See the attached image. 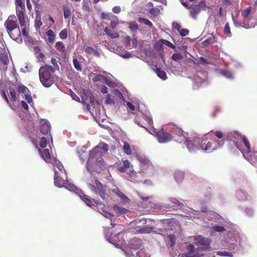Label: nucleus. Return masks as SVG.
I'll return each instance as SVG.
<instances>
[{"label": "nucleus", "mask_w": 257, "mask_h": 257, "mask_svg": "<svg viewBox=\"0 0 257 257\" xmlns=\"http://www.w3.org/2000/svg\"><path fill=\"white\" fill-rule=\"evenodd\" d=\"M184 138L187 143V148L189 151L193 152L201 150L210 153L220 148L223 145L222 141L209 140L205 136L201 138L195 137L192 140L187 139L185 136Z\"/></svg>", "instance_id": "obj_1"}, {"label": "nucleus", "mask_w": 257, "mask_h": 257, "mask_svg": "<svg viewBox=\"0 0 257 257\" xmlns=\"http://www.w3.org/2000/svg\"><path fill=\"white\" fill-rule=\"evenodd\" d=\"M52 66L45 65L41 66L39 70V78L43 85L46 87H50L54 82L52 74L55 72Z\"/></svg>", "instance_id": "obj_2"}, {"label": "nucleus", "mask_w": 257, "mask_h": 257, "mask_svg": "<svg viewBox=\"0 0 257 257\" xmlns=\"http://www.w3.org/2000/svg\"><path fill=\"white\" fill-rule=\"evenodd\" d=\"M230 135L231 136H228V139L231 140L230 146H232V149L235 148L241 151L238 142L242 141L247 149V153H250V144L248 139L245 136H242L236 132H233V133L230 134Z\"/></svg>", "instance_id": "obj_3"}, {"label": "nucleus", "mask_w": 257, "mask_h": 257, "mask_svg": "<svg viewBox=\"0 0 257 257\" xmlns=\"http://www.w3.org/2000/svg\"><path fill=\"white\" fill-rule=\"evenodd\" d=\"M88 186L92 192L98 194L102 200L106 199L107 194L105 187L96 178H94L92 182L88 184Z\"/></svg>", "instance_id": "obj_4"}, {"label": "nucleus", "mask_w": 257, "mask_h": 257, "mask_svg": "<svg viewBox=\"0 0 257 257\" xmlns=\"http://www.w3.org/2000/svg\"><path fill=\"white\" fill-rule=\"evenodd\" d=\"M108 151V145L103 143H100L98 146L94 147V148L90 151V157L87 162L86 168L90 170L89 165L91 162V160L95 157L97 155H103V154Z\"/></svg>", "instance_id": "obj_5"}, {"label": "nucleus", "mask_w": 257, "mask_h": 257, "mask_svg": "<svg viewBox=\"0 0 257 257\" xmlns=\"http://www.w3.org/2000/svg\"><path fill=\"white\" fill-rule=\"evenodd\" d=\"M209 9V7L206 5L205 1H201L198 4H192L189 7L190 16L193 19H196L197 15L200 11Z\"/></svg>", "instance_id": "obj_6"}, {"label": "nucleus", "mask_w": 257, "mask_h": 257, "mask_svg": "<svg viewBox=\"0 0 257 257\" xmlns=\"http://www.w3.org/2000/svg\"><path fill=\"white\" fill-rule=\"evenodd\" d=\"M194 243L196 246H203L202 247H198L196 251L204 250L210 247V239L205 238L201 235L197 236L194 239Z\"/></svg>", "instance_id": "obj_7"}, {"label": "nucleus", "mask_w": 257, "mask_h": 257, "mask_svg": "<svg viewBox=\"0 0 257 257\" xmlns=\"http://www.w3.org/2000/svg\"><path fill=\"white\" fill-rule=\"evenodd\" d=\"M31 140L35 147L38 149V151L43 159L47 163H52L53 159L51 156L49 150L47 149H45L43 151H42L41 149L38 148V141L37 139L31 137Z\"/></svg>", "instance_id": "obj_8"}, {"label": "nucleus", "mask_w": 257, "mask_h": 257, "mask_svg": "<svg viewBox=\"0 0 257 257\" xmlns=\"http://www.w3.org/2000/svg\"><path fill=\"white\" fill-rule=\"evenodd\" d=\"M4 26L7 32L18 27L19 26L16 16L15 15H10L5 21Z\"/></svg>", "instance_id": "obj_9"}, {"label": "nucleus", "mask_w": 257, "mask_h": 257, "mask_svg": "<svg viewBox=\"0 0 257 257\" xmlns=\"http://www.w3.org/2000/svg\"><path fill=\"white\" fill-rule=\"evenodd\" d=\"M95 210L102 214L106 218L110 219L111 222L110 224L112 225V227H113L114 226V224L112 221V218L114 217V215L107 211L106 210V207L103 203L102 202L101 203H98V207H97V209H95Z\"/></svg>", "instance_id": "obj_10"}, {"label": "nucleus", "mask_w": 257, "mask_h": 257, "mask_svg": "<svg viewBox=\"0 0 257 257\" xmlns=\"http://www.w3.org/2000/svg\"><path fill=\"white\" fill-rule=\"evenodd\" d=\"M156 137L160 143H167L172 139V136L169 133L165 132L163 128L157 132Z\"/></svg>", "instance_id": "obj_11"}, {"label": "nucleus", "mask_w": 257, "mask_h": 257, "mask_svg": "<svg viewBox=\"0 0 257 257\" xmlns=\"http://www.w3.org/2000/svg\"><path fill=\"white\" fill-rule=\"evenodd\" d=\"M54 184L58 187H67L66 186L68 185V181L67 180V174H65V177H62L61 175H59L57 172H55L54 175Z\"/></svg>", "instance_id": "obj_12"}, {"label": "nucleus", "mask_w": 257, "mask_h": 257, "mask_svg": "<svg viewBox=\"0 0 257 257\" xmlns=\"http://www.w3.org/2000/svg\"><path fill=\"white\" fill-rule=\"evenodd\" d=\"M51 125L49 121L46 119H42L41 121V124L40 126V132L42 135H46L47 137L49 136L52 139L50 135Z\"/></svg>", "instance_id": "obj_13"}, {"label": "nucleus", "mask_w": 257, "mask_h": 257, "mask_svg": "<svg viewBox=\"0 0 257 257\" xmlns=\"http://www.w3.org/2000/svg\"><path fill=\"white\" fill-rule=\"evenodd\" d=\"M18 19L21 27L22 28V33L23 35L25 37H28V33L27 32L26 28L27 27V16L25 14L17 15Z\"/></svg>", "instance_id": "obj_14"}, {"label": "nucleus", "mask_w": 257, "mask_h": 257, "mask_svg": "<svg viewBox=\"0 0 257 257\" xmlns=\"http://www.w3.org/2000/svg\"><path fill=\"white\" fill-rule=\"evenodd\" d=\"M80 198L87 204V205L92 208L95 207V209H97L98 203H101V202L95 200L94 199L91 198L89 196L85 194L81 195Z\"/></svg>", "instance_id": "obj_15"}, {"label": "nucleus", "mask_w": 257, "mask_h": 257, "mask_svg": "<svg viewBox=\"0 0 257 257\" xmlns=\"http://www.w3.org/2000/svg\"><path fill=\"white\" fill-rule=\"evenodd\" d=\"M10 37L18 43L22 42V37L21 36V32L20 29L18 26L16 28L14 29L12 31L7 32Z\"/></svg>", "instance_id": "obj_16"}, {"label": "nucleus", "mask_w": 257, "mask_h": 257, "mask_svg": "<svg viewBox=\"0 0 257 257\" xmlns=\"http://www.w3.org/2000/svg\"><path fill=\"white\" fill-rule=\"evenodd\" d=\"M25 0H15L16 15L26 14Z\"/></svg>", "instance_id": "obj_17"}, {"label": "nucleus", "mask_w": 257, "mask_h": 257, "mask_svg": "<svg viewBox=\"0 0 257 257\" xmlns=\"http://www.w3.org/2000/svg\"><path fill=\"white\" fill-rule=\"evenodd\" d=\"M143 119L148 120V123L150 125H151L152 124H153V120L152 119H151L150 118L146 117L144 115H142L141 116L137 115V117L135 118V121L139 126H140L141 127H142L143 128H145V129L147 130L146 127L145 126V124L143 121Z\"/></svg>", "instance_id": "obj_18"}, {"label": "nucleus", "mask_w": 257, "mask_h": 257, "mask_svg": "<svg viewBox=\"0 0 257 257\" xmlns=\"http://www.w3.org/2000/svg\"><path fill=\"white\" fill-rule=\"evenodd\" d=\"M55 164L54 166V172H57L59 175H61L62 177H65V174L66 173V171L64 169V167L61 162L55 160Z\"/></svg>", "instance_id": "obj_19"}, {"label": "nucleus", "mask_w": 257, "mask_h": 257, "mask_svg": "<svg viewBox=\"0 0 257 257\" xmlns=\"http://www.w3.org/2000/svg\"><path fill=\"white\" fill-rule=\"evenodd\" d=\"M112 192L116 194L120 199L123 203H128L130 199L122 193L118 188H116L112 190Z\"/></svg>", "instance_id": "obj_20"}, {"label": "nucleus", "mask_w": 257, "mask_h": 257, "mask_svg": "<svg viewBox=\"0 0 257 257\" xmlns=\"http://www.w3.org/2000/svg\"><path fill=\"white\" fill-rule=\"evenodd\" d=\"M102 156L103 155H97L95 157L93 158L91 160V162H90V165H89V168L90 169V170H88L87 169V170L89 172H91V171H93V167H92V163L93 161V159L95 158H96L95 165L98 166L99 167H101V166L103 165L104 162L103 161Z\"/></svg>", "instance_id": "obj_21"}, {"label": "nucleus", "mask_w": 257, "mask_h": 257, "mask_svg": "<svg viewBox=\"0 0 257 257\" xmlns=\"http://www.w3.org/2000/svg\"><path fill=\"white\" fill-rule=\"evenodd\" d=\"M141 244V240L135 238L131 240L129 245L131 249L137 250L140 247Z\"/></svg>", "instance_id": "obj_22"}, {"label": "nucleus", "mask_w": 257, "mask_h": 257, "mask_svg": "<svg viewBox=\"0 0 257 257\" xmlns=\"http://www.w3.org/2000/svg\"><path fill=\"white\" fill-rule=\"evenodd\" d=\"M0 63H3L5 66H7L9 63V59L7 52L5 50L0 54Z\"/></svg>", "instance_id": "obj_23"}, {"label": "nucleus", "mask_w": 257, "mask_h": 257, "mask_svg": "<svg viewBox=\"0 0 257 257\" xmlns=\"http://www.w3.org/2000/svg\"><path fill=\"white\" fill-rule=\"evenodd\" d=\"M112 208L114 211L118 215L125 214L128 212V209L117 205H113Z\"/></svg>", "instance_id": "obj_24"}, {"label": "nucleus", "mask_w": 257, "mask_h": 257, "mask_svg": "<svg viewBox=\"0 0 257 257\" xmlns=\"http://www.w3.org/2000/svg\"><path fill=\"white\" fill-rule=\"evenodd\" d=\"M131 163L127 160L122 161V165L120 166L118 168V170L119 172L124 173L126 171V169L130 168Z\"/></svg>", "instance_id": "obj_25"}, {"label": "nucleus", "mask_w": 257, "mask_h": 257, "mask_svg": "<svg viewBox=\"0 0 257 257\" xmlns=\"http://www.w3.org/2000/svg\"><path fill=\"white\" fill-rule=\"evenodd\" d=\"M37 138L41 139V141L39 143V146L42 149L45 148L48 144V140L49 138L48 137L46 138V137H41L40 135L39 134L37 135Z\"/></svg>", "instance_id": "obj_26"}, {"label": "nucleus", "mask_w": 257, "mask_h": 257, "mask_svg": "<svg viewBox=\"0 0 257 257\" xmlns=\"http://www.w3.org/2000/svg\"><path fill=\"white\" fill-rule=\"evenodd\" d=\"M46 36L48 37V41L50 43L53 44L54 43L56 35L52 30L47 31L46 32Z\"/></svg>", "instance_id": "obj_27"}, {"label": "nucleus", "mask_w": 257, "mask_h": 257, "mask_svg": "<svg viewBox=\"0 0 257 257\" xmlns=\"http://www.w3.org/2000/svg\"><path fill=\"white\" fill-rule=\"evenodd\" d=\"M174 176L175 179L178 183L181 182L184 178V172L180 171H175Z\"/></svg>", "instance_id": "obj_28"}, {"label": "nucleus", "mask_w": 257, "mask_h": 257, "mask_svg": "<svg viewBox=\"0 0 257 257\" xmlns=\"http://www.w3.org/2000/svg\"><path fill=\"white\" fill-rule=\"evenodd\" d=\"M231 133H228L227 134V135L226 136L221 131H216V132H215V136H216V137L218 139H224V138L225 140H226L227 141H228L229 145H230L231 140L228 139V136H230L231 135H230V134Z\"/></svg>", "instance_id": "obj_29"}, {"label": "nucleus", "mask_w": 257, "mask_h": 257, "mask_svg": "<svg viewBox=\"0 0 257 257\" xmlns=\"http://www.w3.org/2000/svg\"><path fill=\"white\" fill-rule=\"evenodd\" d=\"M55 48L57 51L61 53H64L66 51V48L64 44L61 41H58L56 43Z\"/></svg>", "instance_id": "obj_30"}, {"label": "nucleus", "mask_w": 257, "mask_h": 257, "mask_svg": "<svg viewBox=\"0 0 257 257\" xmlns=\"http://www.w3.org/2000/svg\"><path fill=\"white\" fill-rule=\"evenodd\" d=\"M156 72L158 76L162 80H165L167 78L166 72L161 68H157Z\"/></svg>", "instance_id": "obj_31"}, {"label": "nucleus", "mask_w": 257, "mask_h": 257, "mask_svg": "<svg viewBox=\"0 0 257 257\" xmlns=\"http://www.w3.org/2000/svg\"><path fill=\"white\" fill-rule=\"evenodd\" d=\"M85 51L87 54H92L96 56H98L99 55V53L97 50L90 46L86 47L85 49Z\"/></svg>", "instance_id": "obj_32"}, {"label": "nucleus", "mask_w": 257, "mask_h": 257, "mask_svg": "<svg viewBox=\"0 0 257 257\" xmlns=\"http://www.w3.org/2000/svg\"><path fill=\"white\" fill-rule=\"evenodd\" d=\"M220 73L221 75L225 77L228 79H232L233 78V75L231 72L229 70L225 69H221L220 70Z\"/></svg>", "instance_id": "obj_33"}, {"label": "nucleus", "mask_w": 257, "mask_h": 257, "mask_svg": "<svg viewBox=\"0 0 257 257\" xmlns=\"http://www.w3.org/2000/svg\"><path fill=\"white\" fill-rule=\"evenodd\" d=\"M9 89V94L11 96V100L13 102H15L17 100L18 98L17 97V93L14 88L10 87Z\"/></svg>", "instance_id": "obj_34"}, {"label": "nucleus", "mask_w": 257, "mask_h": 257, "mask_svg": "<svg viewBox=\"0 0 257 257\" xmlns=\"http://www.w3.org/2000/svg\"><path fill=\"white\" fill-rule=\"evenodd\" d=\"M104 32L106 35L109 36L111 38H117L119 37V35L117 32H114L113 33H111L109 29L107 27H105L104 29Z\"/></svg>", "instance_id": "obj_35"}, {"label": "nucleus", "mask_w": 257, "mask_h": 257, "mask_svg": "<svg viewBox=\"0 0 257 257\" xmlns=\"http://www.w3.org/2000/svg\"><path fill=\"white\" fill-rule=\"evenodd\" d=\"M123 152L126 155H130L132 154L130 145L128 143L124 142V145L123 146Z\"/></svg>", "instance_id": "obj_36"}, {"label": "nucleus", "mask_w": 257, "mask_h": 257, "mask_svg": "<svg viewBox=\"0 0 257 257\" xmlns=\"http://www.w3.org/2000/svg\"><path fill=\"white\" fill-rule=\"evenodd\" d=\"M63 11H64V17L65 19L68 18L71 15V10L70 8L67 6H64L63 7Z\"/></svg>", "instance_id": "obj_37"}, {"label": "nucleus", "mask_w": 257, "mask_h": 257, "mask_svg": "<svg viewBox=\"0 0 257 257\" xmlns=\"http://www.w3.org/2000/svg\"><path fill=\"white\" fill-rule=\"evenodd\" d=\"M153 229L152 227L148 226H145L139 229L137 231L141 233H146L150 232Z\"/></svg>", "instance_id": "obj_38"}, {"label": "nucleus", "mask_w": 257, "mask_h": 257, "mask_svg": "<svg viewBox=\"0 0 257 257\" xmlns=\"http://www.w3.org/2000/svg\"><path fill=\"white\" fill-rule=\"evenodd\" d=\"M138 21L140 23H143L150 27H153V24L151 23V21H150L149 20L147 19L144 18H139L138 19Z\"/></svg>", "instance_id": "obj_39"}, {"label": "nucleus", "mask_w": 257, "mask_h": 257, "mask_svg": "<svg viewBox=\"0 0 257 257\" xmlns=\"http://www.w3.org/2000/svg\"><path fill=\"white\" fill-rule=\"evenodd\" d=\"M17 91L20 93H26L27 91H28V88L23 84L19 85L17 88Z\"/></svg>", "instance_id": "obj_40"}, {"label": "nucleus", "mask_w": 257, "mask_h": 257, "mask_svg": "<svg viewBox=\"0 0 257 257\" xmlns=\"http://www.w3.org/2000/svg\"><path fill=\"white\" fill-rule=\"evenodd\" d=\"M43 23L40 17H36L35 20L34 26L36 30L39 29L42 26Z\"/></svg>", "instance_id": "obj_41"}, {"label": "nucleus", "mask_w": 257, "mask_h": 257, "mask_svg": "<svg viewBox=\"0 0 257 257\" xmlns=\"http://www.w3.org/2000/svg\"><path fill=\"white\" fill-rule=\"evenodd\" d=\"M215 42V37L213 36L207 38L203 43L205 46L212 44Z\"/></svg>", "instance_id": "obj_42"}, {"label": "nucleus", "mask_w": 257, "mask_h": 257, "mask_svg": "<svg viewBox=\"0 0 257 257\" xmlns=\"http://www.w3.org/2000/svg\"><path fill=\"white\" fill-rule=\"evenodd\" d=\"M112 17L114 18V20H112L110 23V27L112 29H114L115 28L116 26L119 24L117 18L114 16H112Z\"/></svg>", "instance_id": "obj_43"}, {"label": "nucleus", "mask_w": 257, "mask_h": 257, "mask_svg": "<svg viewBox=\"0 0 257 257\" xmlns=\"http://www.w3.org/2000/svg\"><path fill=\"white\" fill-rule=\"evenodd\" d=\"M68 31L66 29H63L59 33V37L63 40L67 38Z\"/></svg>", "instance_id": "obj_44"}, {"label": "nucleus", "mask_w": 257, "mask_h": 257, "mask_svg": "<svg viewBox=\"0 0 257 257\" xmlns=\"http://www.w3.org/2000/svg\"><path fill=\"white\" fill-rule=\"evenodd\" d=\"M73 65H74L75 68L77 70L81 71V70H82L81 66L80 63H79L78 60L76 58H74L73 59Z\"/></svg>", "instance_id": "obj_45"}, {"label": "nucleus", "mask_w": 257, "mask_h": 257, "mask_svg": "<svg viewBox=\"0 0 257 257\" xmlns=\"http://www.w3.org/2000/svg\"><path fill=\"white\" fill-rule=\"evenodd\" d=\"M251 7L247 8L246 9H245L244 10L242 11V12H241L242 16L244 18H247L248 17V16H249V15L250 14V13L251 12Z\"/></svg>", "instance_id": "obj_46"}, {"label": "nucleus", "mask_w": 257, "mask_h": 257, "mask_svg": "<svg viewBox=\"0 0 257 257\" xmlns=\"http://www.w3.org/2000/svg\"><path fill=\"white\" fill-rule=\"evenodd\" d=\"M51 62L52 64L53 65V67L52 68L54 69V71L56 70H58L59 69V66L58 65L57 61V60L54 58H52Z\"/></svg>", "instance_id": "obj_47"}, {"label": "nucleus", "mask_w": 257, "mask_h": 257, "mask_svg": "<svg viewBox=\"0 0 257 257\" xmlns=\"http://www.w3.org/2000/svg\"><path fill=\"white\" fill-rule=\"evenodd\" d=\"M106 104H112L115 103L113 100L112 95L110 94H108L106 96V100L105 101Z\"/></svg>", "instance_id": "obj_48"}, {"label": "nucleus", "mask_w": 257, "mask_h": 257, "mask_svg": "<svg viewBox=\"0 0 257 257\" xmlns=\"http://www.w3.org/2000/svg\"><path fill=\"white\" fill-rule=\"evenodd\" d=\"M1 94L2 97L5 100V101H6L7 104L9 105H10L11 107H12L10 102V101L7 96L6 93L4 90H2L1 91Z\"/></svg>", "instance_id": "obj_49"}, {"label": "nucleus", "mask_w": 257, "mask_h": 257, "mask_svg": "<svg viewBox=\"0 0 257 257\" xmlns=\"http://www.w3.org/2000/svg\"><path fill=\"white\" fill-rule=\"evenodd\" d=\"M129 28L132 31H136L138 30V27L136 22L130 23L129 24Z\"/></svg>", "instance_id": "obj_50"}, {"label": "nucleus", "mask_w": 257, "mask_h": 257, "mask_svg": "<svg viewBox=\"0 0 257 257\" xmlns=\"http://www.w3.org/2000/svg\"><path fill=\"white\" fill-rule=\"evenodd\" d=\"M149 13L152 16H157L160 14V10L156 8H152L150 10Z\"/></svg>", "instance_id": "obj_51"}, {"label": "nucleus", "mask_w": 257, "mask_h": 257, "mask_svg": "<svg viewBox=\"0 0 257 257\" xmlns=\"http://www.w3.org/2000/svg\"><path fill=\"white\" fill-rule=\"evenodd\" d=\"M182 55L180 53H174L172 55V59L176 61L182 59Z\"/></svg>", "instance_id": "obj_52"}, {"label": "nucleus", "mask_w": 257, "mask_h": 257, "mask_svg": "<svg viewBox=\"0 0 257 257\" xmlns=\"http://www.w3.org/2000/svg\"><path fill=\"white\" fill-rule=\"evenodd\" d=\"M170 242V246L171 247L175 245L176 238L174 235L170 234L168 236Z\"/></svg>", "instance_id": "obj_53"}, {"label": "nucleus", "mask_w": 257, "mask_h": 257, "mask_svg": "<svg viewBox=\"0 0 257 257\" xmlns=\"http://www.w3.org/2000/svg\"><path fill=\"white\" fill-rule=\"evenodd\" d=\"M223 32L225 34L231 35L230 29V27H229V25L228 23H226L225 24V27H224V28L223 30Z\"/></svg>", "instance_id": "obj_54"}, {"label": "nucleus", "mask_w": 257, "mask_h": 257, "mask_svg": "<svg viewBox=\"0 0 257 257\" xmlns=\"http://www.w3.org/2000/svg\"><path fill=\"white\" fill-rule=\"evenodd\" d=\"M102 78L106 79V78L104 76H102V75L97 74L95 76V77L93 78L92 80L93 82H95L101 81Z\"/></svg>", "instance_id": "obj_55"}, {"label": "nucleus", "mask_w": 257, "mask_h": 257, "mask_svg": "<svg viewBox=\"0 0 257 257\" xmlns=\"http://www.w3.org/2000/svg\"><path fill=\"white\" fill-rule=\"evenodd\" d=\"M187 250L188 252L191 253H195V249L193 244H190L187 246Z\"/></svg>", "instance_id": "obj_56"}, {"label": "nucleus", "mask_w": 257, "mask_h": 257, "mask_svg": "<svg viewBox=\"0 0 257 257\" xmlns=\"http://www.w3.org/2000/svg\"><path fill=\"white\" fill-rule=\"evenodd\" d=\"M162 42H163V44H165L166 46H167L170 48H175V46L171 42H170V41H169L168 40L162 39Z\"/></svg>", "instance_id": "obj_57"}, {"label": "nucleus", "mask_w": 257, "mask_h": 257, "mask_svg": "<svg viewBox=\"0 0 257 257\" xmlns=\"http://www.w3.org/2000/svg\"><path fill=\"white\" fill-rule=\"evenodd\" d=\"M217 254L220 256H231V253L227 251H218Z\"/></svg>", "instance_id": "obj_58"}, {"label": "nucleus", "mask_w": 257, "mask_h": 257, "mask_svg": "<svg viewBox=\"0 0 257 257\" xmlns=\"http://www.w3.org/2000/svg\"><path fill=\"white\" fill-rule=\"evenodd\" d=\"M189 32L187 29H182L180 31V35L182 37H185L188 35Z\"/></svg>", "instance_id": "obj_59"}, {"label": "nucleus", "mask_w": 257, "mask_h": 257, "mask_svg": "<svg viewBox=\"0 0 257 257\" xmlns=\"http://www.w3.org/2000/svg\"><path fill=\"white\" fill-rule=\"evenodd\" d=\"M25 99L27 101L28 103L29 104H31V103L33 102V99L30 94L26 93L25 94Z\"/></svg>", "instance_id": "obj_60"}, {"label": "nucleus", "mask_w": 257, "mask_h": 257, "mask_svg": "<svg viewBox=\"0 0 257 257\" xmlns=\"http://www.w3.org/2000/svg\"><path fill=\"white\" fill-rule=\"evenodd\" d=\"M163 45V42H162V40L160 41H158L155 44V47L156 49H160L162 47Z\"/></svg>", "instance_id": "obj_61"}, {"label": "nucleus", "mask_w": 257, "mask_h": 257, "mask_svg": "<svg viewBox=\"0 0 257 257\" xmlns=\"http://www.w3.org/2000/svg\"><path fill=\"white\" fill-rule=\"evenodd\" d=\"M213 228L217 232H222L225 230L224 227L221 226H215Z\"/></svg>", "instance_id": "obj_62"}, {"label": "nucleus", "mask_w": 257, "mask_h": 257, "mask_svg": "<svg viewBox=\"0 0 257 257\" xmlns=\"http://www.w3.org/2000/svg\"><path fill=\"white\" fill-rule=\"evenodd\" d=\"M245 212L248 216H251L253 214V211L250 208H246L245 209Z\"/></svg>", "instance_id": "obj_63"}, {"label": "nucleus", "mask_w": 257, "mask_h": 257, "mask_svg": "<svg viewBox=\"0 0 257 257\" xmlns=\"http://www.w3.org/2000/svg\"><path fill=\"white\" fill-rule=\"evenodd\" d=\"M182 257H196L195 253H191L190 252H187L186 253H184Z\"/></svg>", "instance_id": "obj_64"}]
</instances>
